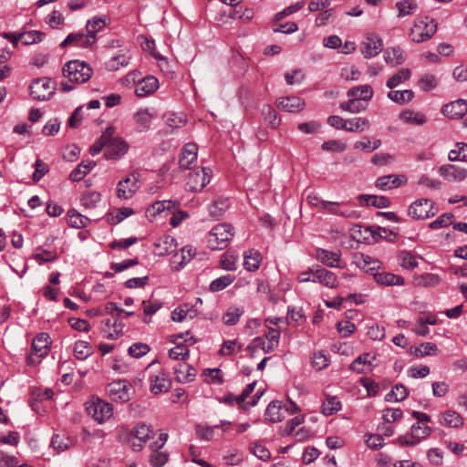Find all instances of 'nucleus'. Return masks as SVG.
I'll return each mask as SVG.
<instances>
[{
	"label": "nucleus",
	"instance_id": "f257e3e1",
	"mask_svg": "<svg viewBox=\"0 0 467 467\" xmlns=\"http://www.w3.org/2000/svg\"><path fill=\"white\" fill-rule=\"evenodd\" d=\"M63 75L67 81H61L60 88L64 92L71 91L75 88L72 84H82L87 82L92 75L91 67L79 60L68 61L63 67Z\"/></svg>",
	"mask_w": 467,
	"mask_h": 467
},
{
	"label": "nucleus",
	"instance_id": "f03ea898",
	"mask_svg": "<svg viewBox=\"0 0 467 467\" xmlns=\"http://www.w3.org/2000/svg\"><path fill=\"white\" fill-rule=\"evenodd\" d=\"M156 362H151L141 373L142 379L149 382L150 391L158 395L168 391L171 387V381L168 375L161 368H155Z\"/></svg>",
	"mask_w": 467,
	"mask_h": 467
},
{
	"label": "nucleus",
	"instance_id": "7ed1b4c3",
	"mask_svg": "<svg viewBox=\"0 0 467 467\" xmlns=\"http://www.w3.org/2000/svg\"><path fill=\"white\" fill-rule=\"evenodd\" d=\"M437 31V23L429 16L417 17L410 31V36L415 43L431 39Z\"/></svg>",
	"mask_w": 467,
	"mask_h": 467
},
{
	"label": "nucleus",
	"instance_id": "20e7f679",
	"mask_svg": "<svg viewBox=\"0 0 467 467\" xmlns=\"http://www.w3.org/2000/svg\"><path fill=\"white\" fill-rule=\"evenodd\" d=\"M234 228L229 223H219L212 228L208 236V246L212 250H223L234 236Z\"/></svg>",
	"mask_w": 467,
	"mask_h": 467
},
{
	"label": "nucleus",
	"instance_id": "39448f33",
	"mask_svg": "<svg viewBox=\"0 0 467 467\" xmlns=\"http://www.w3.org/2000/svg\"><path fill=\"white\" fill-rule=\"evenodd\" d=\"M50 337L47 333H40L35 337L31 346V353L27 358V362L30 365L40 362V360L47 357L50 350Z\"/></svg>",
	"mask_w": 467,
	"mask_h": 467
},
{
	"label": "nucleus",
	"instance_id": "423d86ee",
	"mask_svg": "<svg viewBox=\"0 0 467 467\" xmlns=\"http://www.w3.org/2000/svg\"><path fill=\"white\" fill-rule=\"evenodd\" d=\"M437 213L435 203L427 198L414 201L408 209V214L415 220H424L433 217Z\"/></svg>",
	"mask_w": 467,
	"mask_h": 467
},
{
	"label": "nucleus",
	"instance_id": "0eeeda50",
	"mask_svg": "<svg viewBox=\"0 0 467 467\" xmlns=\"http://www.w3.org/2000/svg\"><path fill=\"white\" fill-rule=\"evenodd\" d=\"M86 410L99 424L110 419L113 414L112 405L99 399L87 402Z\"/></svg>",
	"mask_w": 467,
	"mask_h": 467
},
{
	"label": "nucleus",
	"instance_id": "6e6552de",
	"mask_svg": "<svg viewBox=\"0 0 467 467\" xmlns=\"http://www.w3.org/2000/svg\"><path fill=\"white\" fill-rule=\"evenodd\" d=\"M55 83L49 78L35 79L30 86V94L34 99L47 100L55 93Z\"/></svg>",
	"mask_w": 467,
	"mask_h": 467
},
{
	"label": "nucleus",
	"instance_id": "1a4fd4ad",
	"mask_svg": "<svg viewBox=\"0 0 467 467\" xmlns=\"http://www.w3.org/2000/svg\"><path fill=\"white\" fill-rule=\"evenodd\" d=\"M431 432L429 426L416 422L411 426L410 433L399 437L398 441L402 445L414 446L429 437Z\"/></svg>",
	"mask_w": 467,
	"mask_h": 467
},
{
	"label": "nucleus",
	"instance_id": "9d476101",
	"mask_svg": "<svg viewBox=\"0 0 467 467\" xmlns=\"http://www.w3.org/2000/svg\"><path fill=\"white\" fill-rule=\"evenodd\" d=\"M106 392L114 401L127 402L130 400V385L125 380H117L106 387Z\"/></svg>",
	"mask_w": 467,
	"mask_h": 467
},
{
	"label": "nucleus",
	"instance_id": "9b49d317",
	"mask_svg": "<svg viewBox=\"0 0 467 467\" xmlns=\"http://www.w3.org/2000/svg\"><path fill=\"white\" fill-rule=\"evenodd\" d=\"M129 148L130 146L124 139L111 135L104 151V156L109 160H117L125 155Z\"/></svg>",
	"mask_w": 467,
	"mask_h": 467
},
{
	"label": "nucleus",
	"instance_id": "f8f14e48",
	"mask_svg": "<svg viewBox=\"0 0 467 467\" xmlns=\"http://www.w3.org/2000/svg\"><path fill=\"white\" fill-rule=\"evenodd\" d=\"M210 178L211 170L203 167L200 171L189 173L186 185L191 192H198L209 183Z\"/></svg>",
	"mask_w": 467,
	"mask_h": 467
},
{
	"label": "nucleus",
	"instance_id": "ddd939ff",
	"mask_svg": "<svg viewBox=\"0 0 467 467\" xmlns=\"http://www.w3.org/2000/svg\"><path fill=\"white\" fill-rule=\"evenodd\" d=\"M202 304V299L197 297L193 305L183 304L176 307L171 313V319L175 322H182L187 318L193 319L199 313L198 305Z\"/></svg>",
	"mask_w": 467,
	"mask_h": 467
},
{
	"label": "nucleus",
	"instance_id": "4468645a",
	"mask_svg": "<svg viewBox=\"0 0 467 467\" xmlns=\"http://www.w3.org/2000/svg\"><path fill=\"white\" fill-rule=\"evenodd\" d=\"M138 182V178L134 174L119 181L117 186V196L124 200L131 198L139 189Z\"/></svg>",
	"mask_w": 467,
	"mask_h": 467
},
{
	"label": "nucleus",
	"instance_id": "2eb2a0df",
	"mask_svg": "<svg viewBox=\"0 0 467 467\" xmlns=\"http://www.w3.org/2000/svg\"><path fill=\"white\" fill-rule=\"evenodd\" d=\"M151 429L146 424H137L131 431V446L133 451H139L142 449L146 441L150 438Z\"/></svg>",
	"mask_w": 467,
	"mask_h": 467
},
{
	"label": "nucleus",
	"instance_id": "dca6fc26",
	"mask_svg": "<svg viewBox=\"0 0 467 467\" xmlns=\"http://www.w3.org/2000/svg\"><path fill=\"white\" fill-rule=\"evenodd\" d=\"M441 113L450 119H460L467 113V100L459 99L445 104Z\"/></svg>",
	"mask_w": 467,
	"mask_h": 467
},
{
	"label": "nucleus",
	"instance_id": "f3484780",
	"mask_svg": "<svg viewBox=\"0 0 467 467\" xmlns=\"http://www.w3.org/2000/svg\"><path fill=\"white\" fill-rule=\"evenodd\" d=\"M311 272H313L312 282H318L330 288L337 286V276L334 273L319 266H313Z\"/></svg>",
	"mask_w": 467,
	"mask_h": 467
},
{
	"label": "nucleus",
	"instance_id": "a211bd4d",
	"mask_svg": "<svg viewBox=\"0 0 467 467\" xmlns=\"http://www.w3.org/2000/svg\"><path fill=\"white\" fill-rule=\"evenodd\" d=\"M439 174L449 182H462L467 177V170L452 164L439 168Z\"/></svg>",
	"mask_w": 467,
	"mask_h": 467
},
{
	"label": "nucleus",
	"instance_id": "6ab92c4d",
	"mask_svg": "<svg viewBox=\"0 0 467 467\" xmlns=\"http://www.w3.org/2000/svg\"><path fill=\"white\" fill-rule=\"evenodd\" d=\"M277 107L284 111L296 113L301 111L305 108V101L296 96L280 98L276 101Z\"/></svg>",
	"mask_w": 467,
	"mask_h": 467
},
{
	"label": "nucleus",
	"instance_id": "aec40b11",
	"mask_svg": "<svg viewBox=\"0 0 467 467\" xmlns=\"http://www.w3.org/2000/svg\"><path fill=\"white\" fill-rule=\"evenodd\" d=\"M406 182L407 179L404 175L389 174L379 177L376 181V187L382 191H387L397 188Z\"/></svg>",
	"mask_w": 467,
	"mask_h": 467
},
{
	"label": "nucleus",
	"instance_id": "412c9836",
	"mask_svg": "<svg viewBox=\"0 0 467 467\" xmlns=\"http://www.w3.org/2000/svg\"><path fill=\"white\" fill-rule=\"evenodd\" d=\"M95 43V36L89 35L88 32L84 33H72L69 34L64 41L60 44L61 47L67 45L75 44L78 47H88Z\"/></svg>",
	"mask_w": 467,
	"mask_h": 467
},
{
	"label": "nucleus",
	"instance_id": "4be33fe9",
	"mask_svg": "<svg viewBox=\"0 0 467 467\" xmlns=\"http://www.w3.org/2000/svg\"><path fill=\"white\" fill-rule=\"evenodd\" d=\"M177 243L170 235H164L154 243V254L159 256H165L176 250Z\"/></svg>",
	"mask_w": 467,
	"mask_h": 467
},
{
	"label": "nucleus",
	"instance_id": "5701e85b",
	"mask_svg": "<svg viewBox=\"0 0 467 467\" xmlns=\"http://www.w3.org/2000/svg\"><path fill=\"white\" fill-rule=\"evenodd\" d=\"M155 118V114L149 109H140L134 115L133 119L137 124L139 132L147 131L150 128V123Z\"/></svg>",
	"mask_w": 467,
	"mask_h": 467
},
{
	"label": "nucleus",
	"instance_id": "b1692460",
	"mask_svg": "<svg viewBox=\"0 0 467 467\" xmlns=\"http://www.w3.org/2000/svg\"><path fill=\"white\" fill-rule=\"evenodd\" d=\"M382 49V40L378 36H368L361 45V53L366 58L377 56Z\"/></svg>",
	"mask_w": 467,
	"mask_h": 467
},
{
	"label": "nucleus",
	"instance_id": "393cba45",
	"mask_svg": "<svg viewBox=\"0 0 467 467\" xmlns=\"http://www.w3.org/2000/svg\"><path fill=\"white\" fill-rule=\"evenodd\" d=\"M158 86L159 81L155 77H146L137 84L135 88V94L138 97H146L156 91Z\"/></svg>",
	"mask_w": 467,
	"mask_h": 467
},
{
	"label": "nucleus",
	"instance_id": "a878e982",
	"mask_svg": "<svg viewBox=\"0 0 467 467\" xmlns=\"http://www.w3.org/2000/svg\"><path fill=\"white\" fill-rule=\"evenodd\" d=\"M197 145L194 143H187L182 151L179 164L183 169H190L197 160Z\"/></svg>",
	"mask_w": 467,
	"mask_h": 467
},
{
	"label": "nucleus",
	"instance_id": "bb28decb",
	"mask_svg": "<svg viewBox=\"0 0 467 467\" xmlns=\"http://www.w3.org/2000/svg\"><path fill=\"white\" fill-rule=\"evenodd\" d=\"M341 253L339 251H328L326 249H317L316 258L323 265L329 267L339 266Z\"/></svg>",
	"mask_w": 467,
	"mask_h": 467
},
{
	"label": "nucleus",
	"instance_id": "cd10ccee",
	"mask_svg": "<svg viewBox=\"0 0 467 467\" xmlns=\"http://www.w3.org/2000/svg\"><path fill=\"white\" fill-rule=\"evenodd\" d=\"M174 374L177 381L186 383L195 379L196 370L187 363H180L174 367Z\"/></svg>",
	"mask_w": 467,
	"mask_h": 467
},
{
	"label": "nucleus",
	"instance_id": "c85d7f7f",
	"mask_svg": "<svg viewBox=\"0 0 467 467\" xmlns=\"http://www.w3.org/2000/svg\"><path fill=\"white\" fill-rule=\"evenodd\" d=\"M441 424L449 428H460L464 420L461 414L454 410H446L440 414Z\"/></svg>",
	"mask_w": 467,
	"mask_h": 467
},
{
	"label": "nucleus",
	"instance_id": "c756f323",
	"mask_svg": "<svg viewBox=\"0 0 467 467\" xmlns=\"http://www.w3.org/2000/svg\"><path fill=\"white\" fill-rule=\"evenodd\" d=\"M384 59L388 65L397 67L405 61L404 52L400 47H389L385 50Z\"/></svg>",
	"mask_w": 467,
	"mask_h": 467
},
{
	"label": "nucleus",
	"instance_id": "7c9ffc66",
	"mask_svg": "<svg viewBox=\"0 0 467 467\" xmlns=\"http://www.w3.org/2000/svg\"><path fill=\"white\" fill-rule=\"evenodd\" d=\"M348 98L357 99L368 102L373 97V89L369 85L358 86L350 88L347 92Z\"/></svg>",
	"mask_w": 467,
	"mask_h": 467
},
{
	"label": "nucleus",
	"instance_id": "2f4dec72",
	"mask_svg": "<svg viewBox=\"0 0 467 467\" xmlns=\"http://www.w3.org/2000/svg\"><path fill=\"white\" fill-rule=\"evenodd\" d=\"M374 279L378 284L383 285H404V278L402 276L387 272L375 273Z\"/></svg>",
	"mask_w": 467,
	"mask_h": 467
},
{
	"label": "nucleus",
	"instance_id": "473e14b6",
	"mask_svg": "<svg viewBox=\"0 0 467 467\" xmlns=\"http://www.w3.org/2000/svg\"><path fill=\"white\" fill-rule=\"evenodd\" d=\"M375 359V356L371 357L369 353H363L353 360L349 368L359 374L366 373L367 369L365 367L371 366Z\"/></svg>",
	"mask_w": 467,
	"mask_h": 467
},
{
	"label": "nucleus",
	"instance_id": "72a5a7b5",
	"mask_svg": "<svg viewBox=\"0 0 467 467\" xmlns=\"http://www.w3.org/2000/svg\"><path fill=\"white\" fill-rule=\"evenodd\" d=\"M96 161H87L79 163L69 174V180L72 182L81 181L94 167Z\"/></svg>",
	"mask_w": 467,
	"mask_h": 467
},
{
	"label": "nucleus",
	"instance_id": "f704fd0d",
	"mask_svg": "<svg viewBox=\"0 0 467 467\" xmlns=\"http://www.w3.org/2000/svg\"><path fill=\"white\" fill-rule=\"evenodd\" d=\"M115 134V128L108 127L100 138L90 147L89 153L92 156L99 154L103 149L106 150L109 140Z\"/></svg>",
	"mask_w": 467,
	"mask_h": 467
},
{
	"label": "nucleus",
	"instance_id": "c9c22d12",
	"mask_svg": "<svg viewBox=\"0 0 467 467\" xmlns=\"http://www.w3.org/2000/svg\"><path fill=\"white\" fill-rule=\"evenodd\" d=\"M346 131L348 132H362L370 128V121L367 118L358 117L346 119Z\"/></svg>",
	"mask_w": 467,
	"mask_h": 467
},
{
	"label": "nucleus",
	"instance_id": "e433bc0d",
	"mask_svg": "<svg viewBox=\"0 0 467 467\" xmlns=\"http://www.w3.org/2000/svg\"><path fill=\"white\" fill-rule=\"evenodd\" d=\"M339 108L348 111L351 114H358L359 112L365 111L368 109V102H364L363 100H358L357 99L348 98V99L345 102H341Z\"/></svg>",
	"mask_w": 467,
	"mask_h": 467
},
{
	"label": "nucleus",
	"instance_id": "4c0bfd02",
	"mask_svg": "<svg viewBox=\"0 0 467 467\" xmlns=\"http://www.w3.org/2000/svg\"><path fill=\"white\" fill-rule=\"evenodd\" d=\"M400 119L405 123L413 125H423L427 121V118L424 114L411 109H405L401 111Z\"/></svg>",
	"mask_w": 467,
	"mask_h": 467
},
{
	"label": "nucleus",
	"instance_id": "58836bf2",
	"mask_svg": "<svg viewBox=\"0 0 467 467\" xmlns=\"http://www.w3.org/2000/svg\"><path fill=\"white\" fill-rule=\"evenodd\" d=\"M342 205H344V203L326 202V201L320 202L321 208L327 211L330 213L340 215L345 218L352 217L355 213L349 209L340 210L339 208Z\"/></svg>",
	"mask_w": 467,
	"mask_h": 467
},
{
	"label": "nucleus",
	"instance_id": "ea45409f",
	"mask_svg": "<svg viewBox=\"0 0 467 467\" xmlns=\"http://www.w3.org/2000/svg\"><path fill=\"white\" fill-rule=\"evenodd\" d=\"M387 97L398 104L404 105L413 99L414 92L411 89L391 90Z\"/></svg>",
	"mask_w": 467,
	"mask_h": 467
},
{
	"label": "nucleus",
	"instance_id": "a19ab883",
	"mask_svg": "<svg viewBox=\"0 0 467 467\" xmlns=\"http://www.w3.org/2000/svg\"><path fill=\"white\" fill-rule=\"evenodd\" d=\"M176 204L177 202L171 200L158 201L147 209L146 213L149 217H155L165 210L173 209Z\"/></svg>",
	"mask_w": 467,
	"mask_h": 467
},
{
	"label": "nucleus",
	"instance_id": "79ce46f5",
	"mask_svg": "<svg viewBox=\"0 0 467 467\" xmlns=\"http://www.w3.org/2000/svg\"><path fill=\"white\" fill-rule=\"evenodd\" d=\"M358 200L366 205H371L378 208H386L390 204L389 200L384 196L377 195H359Z\"/></svg>",
	"mask_w": 467,
	"mask_h": 467
},
{
	"label": "nucleus",
	"instance_id": "37998d69",
	"mask_svg": "<svg viewBox=\"0 0 467 467\" xmlns=\"http://www.w3.org/2000/svg\"><path fill=\"white\" fill-rule=\"evenodd\" d=\"M265 417L271 422H279L284 416L281 413V404L278 400L271 401L265 412Z\"/></svg>",
	"mask_w": 467,
	"mask_h": 467
},
{
	"label": "nucleus",
	"instance_id": "c03bdc74",
	"mask_svg": "<svg viewBox=\"0 0 467 467\" xmlns=\"http://www.w3.org/2000/svg\"><path fill=\"white\" fill-rule=\"evenodd\" d=\"M130 57L128 53H121L112 57L107 63L106 67L110 71L119 70L120 67H127L130 63Z\"/></svg>",
	"mask_w": 467,
	"mask_h": 467
},
{
	"label": "nucleus",
	"instance_id": "a18cd8bd",
	"mask_svg": "<svg viewBox=\"0 0 467 467\" xmlns=\"http://www.w3.org/2000/svg\"><path fill=\"white\" fill-rule=\"evenodd\" d=\"M409 394L408 389L402 384L395 385L390 392L386 395V400L389 402H399L404 400Z\"/></svg>",
	"mask_w": 467,
	"mask_h": 467
},
{
	"label": "nucleus",
	"instance_id": "49530a36",
	"mask_svg": "<svg viewBox=\"0 0 467 467\" xmlns=\"http://www.w3.org/2000/svg\"><path fill=\"white\" fill-rule=\"evenodd\" d=\"M398 262L401 267L409 270H412L418 266V261L415 255L411 252L405 250L398 254Z\"/></svg>",
	"mask_w": 467,
	"mask_h": 467
},
{
	"label": "nucleus",
	"instance_id": "de8ad7c7",
	"mask_svg": "<svg viewBox=\"0 0 467 467\" xmlns=\"http://www.w3.org/2000/svg\"><path fill=\"white\" fill-rule=\"evenodd\" d=\"M67 217L68 224L74 228H84L90 223V220L87 216L82 215L76 210L68 211Z\"/></svg>",
	"mask_w": 467,
	"mask_h": 467
},
{
	"label": "nucleus",
	"instance_id": "09e8293b",
	"mask_svg": "<svg viewBox=\"0 0 467 467\" xmlns=\"http://www.w3.org/2000/svg\"><path fill=\"white\" fill-rule=\"evenodd\" d=\"M262 257L259 252L250 250L244 255V266L248 271H255L259 268Z\"/></svg>",
	"mask_w": 467,
	"mask_h": 467
},
{
	"label": "nucleus",
	"instance_id": "8fccbe9b",
	"mask_svg": "<svg viewBox=\"0 0 467 467\" xmlns=\"http://www.w3.org/2000/svg\"><path fill=\"white\" fill-rule=\"evenodd\" d=\"M411 72L409 68H401L389 78L386 83L389 88H394L410 78Z\"/></svg>",
	"mask_w": 467,
	"mask_h": 467
},
{
	"label": "nucleus",
	"instance_id": "3c124183",
	"mask_svg": "<svg viewBox=\"0 0 467 467\" xmlns=\"http://www.w3.org/2000/svg\"><path fill=\"white\" fill-rule=\"evenodd\" d=\"M234 279L235 276L230 274L220 276L211 282L209 289L211 292H219L230 285Z\"/></svg>",
	"mask_w": 467,
	"mask_h": 467
},
{
	"label": "nucleus",
	"instance_id": "603ef678",
	"mask_svg": "<svg viewBox=\"0 0 467 467\" xmlns=\"http://www.w3.org/2000/svg\"><path fill=\"white\" fill-rule=\"evenodd\" d=\"M262 114L265 121L267 122L271 128L276 129L279 126L280 119L277 117V113L272 106L265 105L262 109Z\"/></svg>",
	"mask_w": 467,
	"mask_h": 467
},
{
	"label": "nucleus",
	"instance_id": "864d4df0",
	"mask_svg": "<svg viewBox=\"0 0 467 467\" xmlns=\"http://www.w3.org/2000/svg\"><path fill=\"white\" fill-rule=\"evenodd\" d=\"M105 324L107 327L113 328L112 331L105 335L106 338L114 340L119 338L122 335L124 325L122 324L121 320L119 319L118 317H115L113 318L112 323L110 322V320H108Z\"/></svg>",
	"mask_w": 467,
	"mask_h": 467
},
{
	"label": "nucleus",
	"instance_id": "5fc2aeb1",
	"mask_svg": "<svg viewBox=\"0 0 467 467\" xmlns=\"http://www.w3.org/2000/svg\"><path fill=\"white\" fill-rule=\"evenodd\" d=\"M92 354L91 346L87 341L78 340L74 346V356L79 359L84 360Z\"/></svg>",
	"mask_w": 467,
	"mask_h": 467
},
{
	"label": "nucleus",
	"instance_id": "6e6d98bb",
	"mask_svg": "<svg viewBox=\"0 0 467 467\" xmlns=\"http://www.w3.org/2000/svg\"><path fill=\"white\" fill-rule=\"evenodd\" d=\"M398 16L403 17L413 14L417 10V4L414 0H403L396 3Z\"/></svg>",
	"mask_w": 467,
	"mask_h": 467
},
{
	"label": "nucleus",
	"instance_id": "4d7b16f0",
	"mask_svg": "<svg viewBox=\"0 0 467 467\" xmlns=\"http://www.w3.org/2000/svg\"><path fill=\"white\" fill-rule=\"evenodd\" d=\"M229 207L227 200H216L209 206V213L215 219H219Z\"/></svg>",
	"mask_w": 467,
	"mask_h": 467
},
{
	"label": "nucleus",
	"instance_id": "13d9d810",
	"mask_svg": "<svg viewBox=\"0 0 467 467\" xmlns=\"http://www.w3.org/2000/svg\"><path fill=\"white\" fill-rule=\"evenodd\" d=\"M166 124L171 130L182 128L186 124V119L182 114L167 113L163 116Z\"/></svg>",
	"mask_w": 467,
	"mask_h": 467
},
{
	"label": "nucleus",
	"instance_id": "bf43d9fd",
	"mask_svg": "<svg viewBox=\"0 0 467 467\" xmlns=\"http://www.w3.org/2000/svg\"><path fill=\"white\" fill-rule=\"evenodd\" d=\"M341 409V402L336 397H330L321 405V412L329 416Z\"/></svg>",
	"mask_w": 467,
	"mask_h": 467
},
{
	"label": "nucleus",
	"instance_id": "052dcab7",
	"mask_svg": "<svg viewBox=\"0 0 467 467\" xmlns=\"http://www.w3.org/2000/svg\"><path fill=\"white\" fill-rule=\"evenodd\" d=\"M100 200L101 198L99 192H87L82 194L80 202L85 208L93 209L98 205Z\"/></svg>",
	"mask_w": 467,
	"mask_h": 467
},
{
	"label": "nucleus",
	"instance_id": "680f3d73",
	"mask_svg": "<svg viewBox=\"0 0 467 467\" xmlns=\"http://www.w3.org/2000/svg\"><path fill=\"white\" fill-rule=\"evenodd\" d=\"M439 349L437 345L431 342L421 344L419 347L415 348L414 349V355L416 358H422L430 355H437Z\"/></svg>",
	"mask_w": 467,
	"mask_h": 467
},
{
	"label": "nucleus",
	"instance_id": "e2e57ef3",
	"mask_svg": "<svg viewBox=\"0 0 467 467\" xmlns=\"http://www.w3.org/2000/svg\"><path fill=\"white\" fill-rule=\"evenodd\" d=\"M243 314V311L235 306H231L229 309L223 314V321L227 326H234L238 321Z\"/></svg>",
	"mask_w": 467,
	"mask_h": 467
},
{
	"label": "nucleus",
	"instance_id": "0e129e2a",
	"mask_svg": "<svg viewBox=\"0 0 467 467\" xmlns=\"http://www.w3.org/2000/svg\"><path fill=\"white\" fill-rule=\"evenodd\" d=\"M238 256L233 253H224L220 259V265L223 270L234 271L236 269Z\"/></svg>",
	"mask_w": 467,
	"mask_h": 467
},
{
	"label": "nucleus",
	"instance_id": "69168bd1",
	"mask_svg": "<svg viewBox=\"0 0 467 467\" xmlns=\"http://www.w3.org/2000/svg\"><path fill=\"white\" fill-rule=\"evenodd\" d=\"M33 258L39 264L47 262H53L57 258L56 251L37 249V252L34 254Z\"/></svg>",
	"mask_w": 467,
	"mask_h": 467
},
{
	"label": "nucleus",
	"instance_id": "338daca9",
	"mask_svg": "<svg viewBox=\"0 0 467 467\" xmlns=\"http://www.w3.org/2000/svg\"><path fill=\"white\" fill-rule=\"evenodd\" d=\"M189 356V348L182 343L177 344L169 350V357L175 360H185Z\"/></svg>",
	"mask_w": 467,
	"mask_h": 467
},
{
	"label": "nucleus",
	"instance_id": "774afa93",
	"mask_svg": "<svg viewBox=\"0 0 467 467\" xmlns=\"http://www.w3.org/2000/svg\"><path fill=\"white\" fill-rule=\"evenodd\" d=\"M453 214L447 213L439 216L436 220L430 223L429 227L433 230L441 229L449 226L452 223Z\"/></svg>",
	"mask_w": 467,
	"mask_h": 467
}]
</instances>
